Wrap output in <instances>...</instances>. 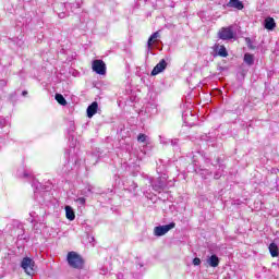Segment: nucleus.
Wrapping results in <instances>:
<instances>
[{"instance_id": "21", "label": "nucleus", "mask_w": 279, "mask_h": 279, "mask_svg": "<svg viewBox=\"0 0 279 279\" xmlns=\"http://www.w3.org/2000/svg\"><path fill=\"white\" fill-rule=\"evenodd\" d=\"M22 95L25 97V95H27V90L22 92Z\"/></svg>"}, {"instance_id": "18", "label": "nucleus", "mask_w": 279, "mask_h": 279, "mask_svg": "<svg viewBox=\"0 0 279 279\" xmlns=\"http://www.w3.org/2000/svg\"><path fill=\"white\" fill-rule=\"evenodd\" d=\"M77 204H80L81 206H86V198L85 197H78L76 199Z\"/></svg>"}, {"instance_id": "15", "label": "nucleus", "mask_w": 279, "mask_h": 279, "mask_svg": "<svg viewBox=\"0 0 279 279\" xmlns=\"http://www.w3.org/2000/svg\"><path fill=\"white\" fill-rule=\"evenodd\" d=\"M54 99L58 101V104H60V106H66V99L64 96H62V94H56Z\"/></svg>"}, {"instance_id": "4", "label": "nucleus", "mask_w": 279, "mask_h": 279, "mask_svg": "<svg viewBox=\"0 0 279 279\" xmlns=\"http://www.w3.org/2000/svg\"><path fill=\"white\" fill-rule=\"evenodd\" d=\"M218 38L220 40H232L234 38V31H232V27H221L218 32Z\"/></svg>"}, {"instance_id": "3", "label": "nucleus", "mask_w": 279, "mask_h": 279, "mask_svg": "<svg viewBox=\"0 0 279 279\" xmlns=\"http://www.w3.org/2000/svg\"><path fill=\"white\" fill-rule=\"evenodd\" d=\"M175 228V222H171L169 225L165 226H158L154 228V234L155 236H165L169 230H173Z\"/></svg>"}, {"instance_id": "2", "label": "nucleus", "mask_w": 279, "mask_h": 279, "mask_svg": "<svg viewBox=\"0 0 279 279\" xmlns=\"http://www.w3.org/2000/svg\"><path fill=\"white\" fill-rule=\"evenodd\" d=\"M21 267L24 269L25 274L32 276V274H34V267H36V262L31 257H24L21 262Z\"/></svg>"}, {"instance_id": "7", "label": "nucleus", "mask_w": 279, "mask_h": 279, "mask_svg": "<svg viewBox=\"0 0 279 279\" xmlns=\"http://www.w3.org/2000/svg\"><path fill=\"white\" fill-rule=\"evenodd\" d=\"M98 108H99V104H97V101L92 102L87 107V117H88V119H93V117H95V114H97Z\"/></svg>"}, {"instance_id": "12", "label": "nucleus", "mask_w": 279, "mask_h": 279, "mask_svg": "<svg viewBox=\"0 0 279 279\" xmlns=\"http://www.w3.org/2000/svg\"><path fill=\"white\" fill-rule=\"evenodd\" d=\"M268 250H269V253L272 256V258H278L279 250H278V244L277 243H274V242L270 243Z\"/></svg>"}, {"instance_id": "10", "label": "nucleus", "mask_w": 279, "mask_h": 279, "mask_svg": "<svg viewBox=\"0 0 279 279\" xmlns=\"http://www.w3.org/2000/svg\"><path fill=\"white\" fill-rule=\"evenodd\" d=\"M158 38H160V32H155L149 38H148V41H147V46H148V49H151V47H154V43H156V40H158Z\"/></svg>"}, {"instance_id": "9", "label": "nucleus", "mask_w": 279, "mask_h": 279, "mask_svg": "<svg viewBox=\"0 0 279 279\" xmlns=\"http://www.w3.org/2000/svg\"><path fill=\"white\" fill-rule=\"evenodd\" d=\"M227 7H228V8H235V10H243V8H245V5L243 4V2L240 1V0H230V1L227 3Z\"/></svg>"}, {"instance_id": "11", "label": "nucleus", "mask_w": 279, "mask_h": 279, "mask_svg": "<svg viewBox=\"0 0 279 279\" xmlns=\"http://www.w3.org/2000/svg\"><path fill=\"white\" fill-rule=\"evenodd\" d=\"M65 217L69 221H75V211L73 210V207L65 206Z\"/></svg>"}, {"instance_id": "5", "label": "nucleus", "mask_w": 279, "mask_h": 279, "mask_svg": "<svg viewBox=\"0 0 279 279\" xmlns=\"http://www.w3.org/2000/svg\"><path fill=\"white\" fill-rule=\"evenodd\" d=\"M92 69L98 75H106V63L104 62V60H94L92 63Z\"/></svg>"}, {"instance_id": "6", "label": "nucleus", "mask_w": 279, "mask_h": 279, "mask_svg": "<svg viewBox=\"0 0 279 279\" xmlns=\"http://www.w3.org/2000/svg\"><path fill=\"white\" fill-rule=\"evenodd\" d=\"M167 69V61L165 59L160 60L159 63L156 64V66L150 72V75L156 76L159 73H162Z\"/></svg>"}, {"instance_id": "14", "label": "nucleus", "mask_w": 279, "mask_h": 279, "mask_svg": "<svg viewBox=\"0 0 279 279\" xmlns=\"http://www.w3.org/2000/svg\"><path fill=\"white\" fill-rule=\"evenodd\" d=\"M244 62L245 64H247L248 66H252L254 64V54L252 53H245L244 54Z\"/></svg>"}, {"instance_id": "20", "label": "nucleus", "mask_w": 279, "mask_h": 279, "mask_svg": "<svg viewBox=\"0 0 279 279\" xmlns=\"http://www.w3.org/2000/svg\"><path fill=\"white\" fill-rule=\"evenodd\" d=\"M246 43H248V49H254V46L251 45L252 39L246 38Z\"/></svg>"}, {"instance_id": "13", "label": "nucleus", "mask_w": 279, "mask_h": 279, "mask_svg": "<svg viewBox=\"0 0 279 279\" xmlns=\"http://www.w3.org/2000/svg\"><path fill=\"white\" fill-rule=\"evenodd\" d=\"M207 263L209 267H219V257L217 255H211Z\"/></svg>"}, {"instance_id": "8", "label": "nucleus", "mask_w": 279, "mask_h": 279, "mask_svg": "<svg viewBox=\"0 0 279 279\" xmlns=\"http://www.w3.org/2000/svg\"><path fill=\"white\" fill-rule=\"evenodd\" d=\"M264 27L265 29L272 32V29H276V20H274V17H266L264 21Z\"/></svg>"}, {"instance_id": "1", "label": "nucleus", "mask_w": 279, "mask_h": 279, "mask_svg": "<svg viewBox=\"0 0 279 279\" xmlns=\"http://www.w3.org/2000/svg\"><path fill=\"white\" fill-rule=\"evenodd\" d=\"M68 264L72 269H84V257L75 251H71L66 256Z\"/></svg>"}, {"instance_id": "16", "label": "nucleus", "mask_w": 279, "mask_h": 279, "mask_svg": "<svg viewBox=\"0 0 279 279\" xmlns=\"http://www.w3.org/2000/svg\"><path fill=\"white\" fill-rule=\"evenodd\" d=\"M218 56H220V58H228V50L226 49V46H220Z\"/></svg>"}, {"instance_id": "19", "label": "nucleus", "mask_w": 279, "mask_h": 279, "mask_svg": "<svg viewBox=\"0 0 279 279\" xmlns=\"http://www.w3.org/2000/svg\"><path fill=\"white\" fill-rule=\"evenodd\" d=\"M193 265H195V266L202 265V259H199V257H195V258L193 259Z\"/></svg>"}, {"instance_id": "17", "label": "nucleus", "mask_w": 279, "mask_h": 279, "mask_svg": "<svg viewBox=\"0 0 279 279\" xmlns=\"http://www.w3.org/2000/svg\"><path fill=\"white\" fill-rule=\"evenodd\" d=\"M137 141H138V143H145V141H147V135L141 133V134L137 136Z\"/></svg>"}, {"instance_id": "22", "label": "nucleus", "mask_w": 279, "mask_h": 279, "mask_svg": "<svg viewBox=\"0 0 279 279\" xmlns=\"http://www.w3.org/2000/svg\"><path fill=\"white\" fill-rule=\"evenodd\" d=\"M24 177H25V178H27V174H26V173H24Z\"/></svg>"}]
</instances>
